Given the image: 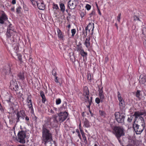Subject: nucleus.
Here are the masks:
<instances>
[{
	"label": "nucleus",
	"instance_id": "f257e3e1",
	"mask_svg": "<svg viewBox=\"0 0 146 146\" xmlns=\"http://www.w3.org/2000/svg\"><path fill=\"white\" fill-rule=\"evenodd\" d=\"M42 142L46 145L48 142L52 139V134L51 131L43 125L42 129Z\"/></svg>",
	"mask_w": 146,
	"mask_h": 146
},
{
	"label": "nucleus",
	"instance_id": "f03ea898",
	"mask_svg": "<svg viewBox=\"0 0 146 146\" xmlns=\"http://www.w3.org/2000/svg\"><path fill=\"white\" fill-rule=\"evenodd\" d=\"M113 133L119 142H120V138L125 135L124 129L121 126H115L113 128Z\"/></svg>",
	"mask_w": 146,
	"mask_h": 146
},
{
	"label": "nucleus",
	"instance_id": "7ed1b4c3",
	"mask_svg": "<svg viewBox=\"0 0 146 146\" xmlns=\"http://www.w3.org/2000/svg\"><path fill=\"white\" fill-rule=\"evenodd\" d=\"M134 122L133 126L137 134H140L143 131L145 127L144 122H141V123H137Z\"/></svg>",
	"mask_w": 146,
	"mask_h": 146
},
{
	"label": "nucleus",
	"instance_id": "20e7f679",
	"mask_svg": "<svg viewBox=\"0 0 146 146\" xmlns=\"http://www.w3.org/2000/svg\"><path fill=\"white\" fill-rule=\"evenodd\" d=\"M144 115H146V113L145 110H141L138 111H135L133 115V116L135 117L134 122H136V121L138 118L139 119L141 122H144L145 120L144 118L141 116Z\"/></svg>",
	"mask_w": 146,
	"mask_h": 146
},
{
	"label": "nucleus",
	"instance_id": "39448f33",
	"mask_svg": "<svg viewBox=\"0 0 146 146\" xmlns=\"http://www.w3.org/2000/svg\"><path fill=\"white\" fill-rule=\"evenodd\" d=\"M17 141L18 142L24 144L25 143V138L26 137V132L21 130L19 131L17 134Z\"/></svg>",
	"mask_w": 146,
	"mask_h": 146
},
{
	"label": "nucleus",
	"instance_id": "423d86ee",
	"mask_svg": "<svg viewBox=\"0 0 146 146\" xmlns=\"http://www.w3.org/2000/svg\"><path fill=\"white\" fill-rule=\"evenodd\" d=\"M16 32L14 31V27L12 26L11 24H9L7 28L6 33L7 37L9 38L11 37L13 38V35L16 34Z\"/></svg>",
	"mask_w": 146,
	"mask_h": 146
},
{
	"label": "nucleus",
	"instance_id": "0eeeda50",
	"mask_svg": "<svg viewBox=\"0 0 146 146\" xmlns=\"http://www.w3.org/2000/svg\"><path fill=\"white\" fill-rule=\"evenodd\" d=\"M68 113L66 111L61 112L58 114L57 116L58 121L61 123L63 122L67 118Z\"/></svg>",
	"mask_w": 146,
	"mask_h": 146
},
{
	"label": "nucleus",
	"instance_id": "6e6552de",
	"mask_svg": "<svg viewBox=\"0 0 146 146\" xmlns=\"http://www.w3.org/2000/svg\"><path fill=\"white\" fill-rule=\"evenodd\" d=\"M115 116L117 121L119 123L124 124L125 116L120 114L119 112H116L115 113Z\"/></svg>",
	"mask_w": 146,
	"mask_h": 146
},
{
	"label": "nucleus",
	"instance_id": "1a4fd4ad",
	"mask_svg": "<svg viewBox=\"0 0 146 146\" xmlns=\"http://www.w3.org/2000/svg\"><path fill=\"white\" fill-rule=\"evenodd\" d=\"M16 115L17 116V117L16 118V123L20 121V119H23L26 116L25 111L23 110L20 111H17Z\"/></svg>",
	"mask_w": 146,
	"mask_h": 146
},
{
	"label": "nucleus",
	"instance_id": "9d476101",
	"mask_svg": "<svg viewBox=\"0 0 146 146\" xmlns=\"http://www.w3.org/2000/svg\"><path fill=\"white\" fill-rule=\"evenodd\" d=\"M58 121L57 116L54 115L50 119V123L52 127H55L57 125Z\"/></svg>",
	"mask_w": 146,
	"mask_h": 146
},
{
	"label": "nucleus",
	"instance_id": "9b49d317",
	"mask_svg": "<svg viewBox=\"0 0 146 146\" xmlns=\"http://www.w3.org/2000/svg\"><path fill=\"white\" fill-rule=\"evenodd\" d=\"M10 88L12 90L15 91L18 90V86L16 81L12 80L11 81Z\"/></svg>",
	"mask_w": 146,
	"mask_h": 146
},
{
	"label": "nucleus",
	"instance_id": "f8f14e48",
	"mask_svg": "<svg viewBox=\"0 0 146 146\" xmlns=\"http://www.w3.org/2000/svg\"><path fill=\"white\" fill-rule=\"evenodd\" d=\"M79 4L78 0H74L72 1H69L68 2V6L70 9H74Z\"/></svg>",
	"mask_w": 146,
	"mask_h": 146
},
{
	"label": "nucleus",
	"instance_id": "ddd939ff",
	"mask_svg": "<svg viewBox=\"0 0 146 146\" xmlns=\"http://www.w3.org/2000/svg\"><path fill=\"white\" fill-rule=\"evenodd\" d=\"M83 95L84 96V98H86L87 100L88 99V96H89V91L88 87L86 86L84 87Z\"/></svg>",
	"mask_w": 146,
	"mask_h": 146
},
{
	"label": "nucleus",
	"instance_id": "4468645a",
	"mask_svg": "<svg viewBox=\"0 0 146 146\" xmlns=\"http://www.w3.org/2000/svg\"><path fill=\"white\" fill-rule=\"evenodd\" d=\"M139 81L141 84H144L146 82V75L144 74H141L140 76Z\"/></svg>",
	"mask_w": 146,
	"mask_h": 146
},
{
	"label": "nucleus",
	"instance_id": "2eb2a0df",
	"mask_svg": "<svg viewBox=\"0 0 146 146\" xmlns=\"http://www.w3.org/2000/svg\"><path fill=\"white\" fill-rule=\"evenodd\" d=\"M8 18L5 14L3 12L0 17V23L3 24L4 21L7 20Z\"/></svg>",
	"mask_w": 146,
	"mask_h": 146
},
{
	"label": "nucleus",
	"instance_id": "dca6fc26",
	"mask_svg": "<svg viewBox=\"0 0 146 146\" xmlns=\"http://www.w3.org/2000/svg\"><path fill=\"white\" fill-rule=\"evenodd\" d=\"M36 2L38 8L40 10H44L45 8V5L43 2H41L40 1H34Z\"/></svg>",
	"mask_w": 146,
	"mask_h": 146
},
{
	"label": "nucleus",
	"instance_id": "f3484780",
	"mask_svg": "<svg viewBox=\"0 0 146 146\" xmlns=\"http://www.w3.org/2000/svg\"><path fill=\"white\" fill-rule=\"evenodd\" d=\"M98 91L99 92V96L101 100V102H103L105 96L103 94L102 88L101 89L99 88Z\"/></svg>",
	"mask_w": 146,
	"mask_h": 146
},
{
	"label": "nucleus",
	"instance_id": "a211bd4d",
	"mask_svg": "<svg viewBox=\"0 0 146 146\" xmlns=\"http://www.w3.org/2000/svg\"><path fill=\"white\" fill-rule=\"evenodd\" d=\"M90 36H88L86 38L85 41L84 42V44L87 48H88L90 47Z\"/></svg>",
	"mask_w": 146,
	"mask_h": 146
},
{
	"label": "nucleus",
	"instance_id": "6ab92c4d",
	"mask_svg": "<svg viewBox=\"0 0 146 146\" xmlns=\"http://www.w3.org/2000/svg\"><path fill=\"white\" fill-rule=\"evenodd\" d=\"M17 79L23 80L25 79V73L23 72H20L17 74Z\"/></svg>",
	"mask_w": 146,
	"mask_h": 146
},
{
	"label": "nucleus",
	"instance_id": "aec40b11",
	"mask_svg": "<svg viewBox=\"0 0 146 146\" xmlns=\"http://www.w3.org/2000/svg\"><path fill=\"white\" fill-rule=\"evenodd\" d=\"M88 31L90 32V30H92L91 35H92L93 33L94 29V24L93 23H89L88 25Z\"/></svg>",
	"mask_w": 146,
	"mask_h": 146
},
{
	"label": "nucleus",
	"instance_id": "412c9836",
	"mask_svg": "<svg viewBox=\"0 0 146 146\" xmlns=\"http://www.w3.org/2000/svg\"><path fill=\"white\" fill-rule=\"evenodd\" d=\"M119 102V105L121 110H123L125 106V103L123 99L118 100Z\"/></svg>",
	"mask_w": 146,
	"mask_h": 146
},
{
	"label": "nucleus",
	"instance_id": "4be33fe9",
	"mask_svg": "<svg viewBox=\"0 0 146 146\" xmlns=\"http://www.w3.org/2000/svg\"><path fill=\"white\" fill-rule=\"evenodd\" d=\"M57 31L58 37L60 39H62L63 38V36L62 34V32L59 29H57Z\"/></svg>",
	"mask_w": 146,
	"mask_h": 146
},
{
	"label": "nucleus",
	"instance_id": "5701e85b",
	"mask_svg": "<svg viewBox=\"0 0 146 146\" xmlns=\"http://www.w3.org/2000/svg\"><path fill=\"white\" fill-rule=\"evenodd\" d=\"M84 125L86 127H90V126L89 121L86 119H85L84 121Z\"/></svg>",
	"mask_w": 146,
	"mask_h": 146
},
{
	"label": "nucleus",
	"instance_id": "b1692460",
	"mask_svg": "<svg viewBox=\"0 0 146 146\" xmlns=\"http://www.w3.org/2000/svg\"><path fill=\"white\" fill-rule=\"evenodd\" d=\"M60 10L62 11V13H64L65 11V6L64 4L62 3H60Z\"/></svg>",
	"mask_w": 146,
	"mask_h": 146
},
{
	"label": "nucleus",
	"instance_id": "393cba45",
	"mask_svg": "<svg viewBox=\"0 0 146 146\" xmlns=\"http://www.w3.org/2000/svg\"><path fill=\"white\" fill-rule=\"evenodd\" d=\"M81 44L80 43H79L77 45V46L76 47V50L78 51H80L83 49L82 48Z\"/></svg>",
	"mask_w": 146,
	"mask_h": 146
},
{
	"label": "nucleus",
	"instance_id": "a878e982",
	"mask_svg": "<svg viewBox=\"0 0 146 146\" xmlns=\"http://www.w3.org/2000/svg\"><path fill=\"white\" fill-rule=\"evenodd\" d=\"M135 140L132 139H129V145L130 146H133V144L135 142Z\"/></svg>",
	"mask_w": 146,
	"mask_h": 146
},
{
	"label": "nucleus",
	"instance_id": "bb28decb",
	"mask_svg": "<svg viewBox=\"0 0 146 146\" xmlns=\"http://www.w3.org/2000/svg\"><path fill=\"white\" fill-rule=\"evenodd\" d=\"M80 53L81 55L83 57L86 56L87 55V53L84 52L83 49L80 51Z\"/></svg>",
	"mask_w": 146,
	"mask_h": 146
},
{
	"label": "nucleus",
	"instance_id": "cd10ccee",
	"mask_svg": "<svg viewBox=\"0 0 146 146\" xmlns=\"http://www.w3.org/2000/svg\"><path fill=\"white\" fill-rule=\"evenodd\" d=\"M143 29L142 30V34L146 36V27L144 25L142 26Z\"/></svg>",
	"mask_w": 146,
	"mask_h": 146
},
{
	"label": "nucleus",
	"instance_id": "c85d7f7f",
	"mask_svg": "<svg viewBox=\"0 0 146 146\" xmlns=\"http://www.w3.org/2000/svg\"><path fill=\"white\" fill-rule=\"evenodd\" d=\"M133 115H130L129 117L127 119V121L129 122H131L132 121L133 118Z\"/></svg>",
	"mask_w": 146,
	"mask_h": 146
},
{
	"label": "nucleus",
	"instance_id": "c756f323",
	"mask_svg": "<svg viewBox=\"0 0 146 146\" xmlns=\"http://www.w3.org/2000/svg\"><path fill=\"white\" fill-rule=\"evenodd\" d=\"M31 97L30 95H29L27 98V101L28 103H30V102H31Z\"/></svg>",
	"mask_w": 146,
	"mask_h": 146
},
{
	"label": "nucleus",
	"instance_id": "7c9ffc66",
	"mask_svg": "<svg viewBox=\"0 0 146 146\" xmlns=\"http://www.w3.org/2000/svg\"><path fill=\"white\" fill-rule=\"evenodd\" d=\"M53 8L56 10L59 9V7L57 4L53 3Z\"/></svg>",
	"mask_w": 146,
	"mask_h": 146
},
{
	"label": "nucleus",
	"instance_id": "2f4dec72",
	"mask_svg": "<svg viewBox=\"0 0 146 146\" xmlns=\"http://www.w3.org/2000/svg\"><path fill=\"white\" fill-rule=\"evenodd\" d=\"M92 97H90V100L89 98V96H88V100L87 99V98H84V100H85V102H90V101H91V103H92Z\"/></svg>",
	"mask_w": 146,
	"mask_h": 146
},
{
	"label": "nucleus",
	"instance_id": "473e14b6",
	"mask_svg": "<svg viewBox=\"0 0 146 146\" xmlns=\"http://www.w3.org/2000/svg\"><path fill=\"white\" fill-rule=\"evenodd\" d=\"M82 137L83 138V139L84 141V143H87V140L86 138V136L85 135V133L83 134H82Z\"/></svg>",
	"mask_w": 146,
	"mask_h": 146
},
{
	"label": "nucleus",
	"instance_id": "72a5a7b5",
	"mask_svg": "<svg viewBox=\"0 0 146 146\" xmlns=\"http://www.w3.org/2000/svg\"><path fill=\"white\" fill-rule=\"evenodd\" d=\"M141 91L139 90H137L136 92V96L137 98H139L140 96V92Z\"/></svg>",
	"mask_w": 146,
	"mask_h": 146
},
{
	"label": "nucleus",
	"instance_id": "f704fd0d",
	"mask_svg": "<svg viewBox=\"0 0 146 146\" xmlns=\"http://www.w3.org/2000/svg\"><path fill=\"white\" fill-rule=\"evenodd\" d=\"M21 7L19 5L16 8V12L18 13H20L21 12Z\"/></svg>",
	"mask_w": 146,
	"mask_h": 146
},
{
	"label": "nucleus",
	"instance_id": "c9c22d12",
	"mask_svg": "<svg viewBox=\"0 0 146 146\" xmlns=\"http://www.w3.org/2000/svg\"><path fill=\"white\" fill-rule=\"evenodd\" d=\"M56 105H58L60 104L61 100L60 98H58L56 100Z\"/></svg>",
	"mask_w": 146,
	"mask_h": 146
},
{
	"label": "nucleus",
	"instance_id": "e433bc0d",
	"mask_svg": "<svg viewBox=\"0 0 146 146\" xmlns=\"http://www.w3.org/2000/svg\"><path fill=\"white\" fill-rule=\"evenodd\" d=\"M139 144V141L137 140H135V142L133 144V146H138Z\"/></svg>",
	"mask_w": 146,
	"mask_h": 146
},
{
	"label": "nucleus",
	"instance_id": "4c0bfd02",
	"mask_svg": "<svg viewBox=\"0 0 146 146\" xmlns=\"http://www.w3.org/2000/svg\"><path fill=\"white\" fill-rule=\"evenodd\" d=\"M71 33H72V36H74L76 33V30L75 29H73L71 30Z\"/></svg>",
	"mask_w": 146,
	"mask_h": 146
},
{
	"label": "nucleus",
	"instance_id": "58836bf2",
	"mask_svg": "<svg viewBox=\"0 0 146 146\" xmlns=\"http://www.w3.org/2000/svg\"><path fill=\"white\" fill-rule=\"evenodd\" d=\"M30 103H28V106L29 108H30L32 110H33V108L32 107V102H30Z\"/></svg>",
	"mask_w": 146,
	"mask_h": 146
},
{
	"label": "nucleus",
	"instance_id": "ea45409f",
	"mask_svg": "<svg viewBox=\"0 0 146 146\" xmlns=\"http://www.w3.org/2000/svg\"><path fill=\"white\" fill-rule=\"evenodd\" d=\"M96 102L97 104H99L101 102L100 99L99 98H96L95 99Z\"/></svg>",
	"mask_w": 146,
	"mask_h": 146
},
{
	"label": "nucleus",
	"instance_id": "a19ab883",
	"mask_svg": "<svg viewBox=\"0 0 146 146\" xmlns=\"http://www.w3.org/2000/svg\"><path fill=\"white\" fill-rule=\"evenodd\" d=\"M117 97L118 100H120L123 99L122 98L121 95L119 92H117Z\"/></svg>",
	"mask_w": 146,
	"mask_h": 146
},
{
	"label": "nucleus",
	"instance_id": "79ce46f5",
	"mask_svg": "<svg viewBox=\"0 0 146 146\" xmlns=\"http://www.w3.org/2000/svg\"><path fill=\"white\" fill-rule=\"evenodd\" d=\"M52 74L54 76H56V70L55 69H53L52 71Z\"/></svg>",
	"mask_w": 146,
	"mask_h": 146
},
{
	"label": "nucleus",
	"instance_id": "37998d69",
	"mask_svg": "<svg viewBox=\"0 0 146 146\" xmlns=\"http://www.w3.org/2000/svg\"><path fill=\"white\" fill-rule=\"evenodd\" d=\"M121 13H119L118 15V16L117 17V21L120 22V20L121 18Z\"/></svg>",
	"mask_w": 146,
	"mask_h": 146
},
{
	"label": "nucleus",
	"instance_id": "c03bdc74",
	"mask_svg": "<svg viewBox=\"0 0 146 146\" xmlns=\"http://www.w3.org/2000/svg\"><path fill=\"white\" fill-rule=\"evenodd\" d=\"M76 131L77 133L78 134V136L79 137V138L80 139H81V135H80V133L78 129H76Z\"/></svg>",
	"mask_w": 146,
	"mask_h": 146
},
{
	"label": "nucleus",
	"instance_id": "a18cd8bd",
	"mask_svg": "<svg viewBox=\"0 0 146 146\" xmlns=\"http://www.w3.org/2000/svg\"><path fill=\"white\" fill-rule=\"evenodd\" d=\"M91 7L90 5L87 4L86 6V8L88 10H90L91 9Z\"/></svg>",
	"mask_w": 146,
	"mask_h": 146
},
{
	"label": "nucleus",
	"instance_id": "49530a36",
	"mask_svg": "<svg viewBox=\"0 0 146 146\" xmlns=\"http://www.w3.org/2000/svg\"><path fill=\"white\" fill-rule=\"evenodd\" d=\"M135 21H140V20L139 18L136 16H135L133 17Z\"/></svg>",
	"mask_w": 146,
	"mask_h": 146
},
{
	"label": "nucleus",
	"instance_id": "de8ad7c7",
	"mask_svg": "<svg viewBox=\"0 0 146 146\" xmlns=\"http://www.w3.org/2000/svg\"><path fill=\"white\" fill-rule=\"evenodd\" d=\"M55 79H54V81L55 82H56V83H58L60 85V82H59L58 81V77L57 76H55Z\"/></svg>",
	"mask_w": 146,
	"mask_h": 146
},
{
	"label": "nucleus",
	"instance_id": "09e8293b",
	"mask_svg": "<svg viewBox=\"0 0 146 146\" xmlns=\"http://www.w3.org/2000/svg\"><path fill=\"white\" fill-rule=\"evenodd\" d=\"M40 95L42 98L44 97L45 96L44 92L42 91H41L40 93Z\"/></svg>",
	"mask_w": 146,
	"mask_h": 146
},
{
	"label": "nucleus",
	"instance_id": "8fccbe9b",
	"mask_svg": "<svg viewBox=\"0 0 146 146\" xmlns=\"http://www.w3.org/2000/svg\"><path fill=\"white\" fill-rule=\"evenodd\" d=\"M91 76L90 74H88V79L89 80H91Z\"/></svg>",
	"mask_w": 146,
	"mask_h": 146
},
{
	"label": "nucleus",
	"instance_id": "3c124183",
	"mask_svg": "<svg viewBox=\"0 0 146 146\" xmlns=\"http://www.w3.org/2000/svg\"><path fill=\"white\" fill-rule=\"evenodd\" d=\"M42 98V102L43 103H44L46 101V99L45 96Z\"/></svg>",
	"mask_w": 146,
	"mask_h": 146
},
{
	"label": "nucleus",
	"instance_id": "603ef678",
	"mask_svg": "<svg viewBox=\"0 0 146 146\" xmlns=\"http://www.w3.org/2000/svg\"><path fill=\"white\" fill-rule=\"evenodd\" d=\"M109 60V58L108 57H106L105 59V62L106 63Z\"/></svg>",
	"mask_w": 146,
	"mask_h": 146
},
{
	"label": "nucleus",
	"instance_id": "864d4df0",
	"mask_svg": "<svg viewBox=\"0 0 146 146\" xmlns=\"http://www.w3.org/2000/svg\"><path fill=\"white\" fill-rule=\"evenodd\" d=\"M18 58L20 61V62H21L22 59L21 55H19Z\"/></svg>",
	"mask_w": 146,
	"mask_h": 146
},
{
	"label": "nucleus",
	"instance_id": "5fc2aeb1",
	"mask_svg": "<svg viewBox=\"0 0 146 146\" xmlns=\"http://www.w3.org/2000/svg\"><path fill=\"white\" fill-rule=\"evenodd\" d=\"M99 113L101 115H103L104 113V112L103 111H100Z\"/></svg>",
	"mask_w": 146,
	"mask_h": 146
},
{
	"label": "nucleus",
	"instance_id": "6e6d98bb",
	"mask_svg": "<svg viewBox=\"0 0 146 146\" xmlns=\"http://www.w3.org/2000/svg\"><path fill=\"white\" fill-rule=\"evenodd\" d=\"M88 103H89V105H88V107L89 109H90V105H91V104H92V103H91V101H90V102H88Z\"/></svg>",
	"mask_w": 146,
	"mask_h": 146
},
{
	"label": "nucleus",
	"instance_id": "4d7b16f0",
	"mask_svg": "<svg viewBox=\"0 0 146 146\" xmlns=\"http://www.w3.org/2000/svg\"><path fill=\"white\" fill-rule=\"evenodd\" d=\"M84 14L83 12H81L80 13V15L82 17L84 16Z\"/></svg>",
	"mask_w": 146,
	"mask_h": 146
},
{
	"label": "nucleus",
	"instance_id": "13d9d810",
	"mask_svg": "<svg viewBox=\"0 0 146 146\" xmlns=\"http://www.w3.org/2000/svg\"><path fill=\"white\" fill-rule=\"evenodd\" d=\"M25 117V119L26 120H27V121H29V118L28 117L26 116Z\"/></svg>",
	"mask_w": 146,
	"mask_h": 146
},
{
	"label": "nucleus",
	"instance_id": "bf43d9fd",
	"mask_svg": "<svg viewBox=\"0 0 146 146\" xmlns=\"http://www.w3.org/2000/svg\"><path fill=\"white\" fill-rule=\"evenodd\" d=\"M12 3L13 4H15L16 3V0H13L12 1Z\"/></svg>",
	"mask_w": 146,
	"mask_h": 146
},
{
	"label": "nucleus",
	"instance_id": "052dcab7",
	"mask_svg": "<svg viewBox=\"0 0 146 146\" xmlns=\"http://www.w3.org/2000/svg\"><path fill=\"white\" fill-rule=\"evenodd\" d=\"M31 1L33 4V5H35V4H36V2H34V1H33V0H32V1H31Z\"/></svg>",
	"mask_w": 146,
	"mask_h": 146
},
{
	"label": "nucleus",
	"instance_id": "680f3d73",
	"mask_svg": "<svg viewBox=\"0 0 146 146\" xmlns=\"http://www.w3.org/2000/svg\"><path fill=\"white\" fill-rule=\"evenodd\" d=\"M80 132L81 133V134H83L85 133H84V132L83 130L82 129H80Z\"/></svg>",
	"mask_w": 146,
	"mask_h": 146
},
{
	"label": "nucleus",
	"instance_id": "e2e57ef3",
	"mask_svg": "<svg viewBox=\"0 0 146 146\" xmlns=\"http://www.w3.org/2000/svg\"><path fill=\"white\" fill-rule=\"evenodd\" d=\"M79 129L80 130V129H82L81 127V124L80 123L79 125Z\"/></svg>",
	"mask_w": 146,
	"mask_h": 146
},
{
	"label": "nucleus",
	"instance_id": "0e129e2a",
	"mask_svg": "<svg viewBox=\"0 0 146 146\" xmlns=\"http://www.w3.org/2000/svg\"><path fill=\"white\" fill-rule=\"evenodd\" d=\"M98 13H99V14L100 15H101V13L100 12V10L99 9H98Z\"/></svg>",
	"mask_w": 146,
	"mask_h": 146
},
{
	"label": "nucleus",
	"instance_id": "69168bd1",
	"mask_svg": "<svg viewBox=\"0 0 146 146\" xmlns=\"http://www.w3.org/2000/svg\"><path fill=\"white\" fill-rule=\"evenodd\" d=\"M89 111H90V113L91 114V116H93V114L92 113V112L90 111V110H89Z\"/></svg>",
	"mask_w": 146,
	"mask_h": 146
},
{
	"label": "nucleus",
	"instance_id": "338daca9",
	"mask_svg": "<svg viewBox=\"0 0 146 146\" xmlns=\"http://www.w3.org/2000/svg\"><path fill=\"white\" fill-rule=\"evenodd\" d=\"M95 12L94 11H92V13H91L90 15H94L95 14Z\"/></svg>",
	"mask_w": 146,
	"mask_h": 146
},
{
	"label": "nucleus",
	"instance_id": "774afa93",
	"mask_svg": "<svg viewBox=\"0 0 146 146\" xmlns=\"http://www.w3.org/2000/svg\"><path fill=\"white\" fill-rule=\"evenodd\" d=\"M115 26L116 27L117 29H118V27L117 26V25L116 23H115Z\"/></svg>",
	"mask_w": 146,
	"mask_h": 146
}]
</instances>
